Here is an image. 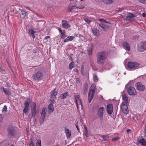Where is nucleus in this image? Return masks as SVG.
Returning <instances> with one entry per match:
<instances>
[{"mask_svg": "<svg viewBox=\"0 0 146 146\" xmlns=\"http://www.w3.org/2000/svg\"><path fill=\"white\" fill-rule=\"evenodd\" d=\"M121 9H122L121 8L120 9L117 10H116V11H119L120 10H121Z\"/></svg>", "mask_w": 146, "mask_h": 146, "instance_id": "69168bd1", "label": "nucleus"}, {"mask_svg": "<svg viewBox=\"0 0 146 146\" xmlns=\"http://www.w3.org/2000/svg\"><path fill=\"white\" fill-rule=\"evenodd\" d=\"M45 118V117L41 116L39 121L40 125L42 124L44 122Z\"/></svg>", "mask_w": 146, "mask_h": 146, "instance_id": "7c9ffc66", "label": "nucleus"}, {"mask_svg": "<svg viewBox=\"0 0 146 146\" xmlns=\"http://www.w3.org/2000/svg\"><path fill=\"white\" fill-rule=\"evenodd\" d=\"M76 128H77V130H78V132H80V130H79V128H78V125H77V124H76Z\"/></svg>", "mask_w": 146, "mask_h": 146, "instance_id": "4d7b16f0", "label": "nucleus"}, {"mask_svg": "<svg viewBox=\"0 0 146 146\" xmlns=\"http://www.w3.org/2000/svg\"><path fill=\"white\" fill-rule=\"evenodd\" d=\"M143 146H146V145H143Z\"/></svg>", "mask_w": 146, "mask_h": 146, "instance_id": "774afa93", "label": "nucleus"}, {"mask_svg": "<svg viewBox=\"0 0 146 146\" xmlns=\"http://www.w3.org/2000/svg\"><path fill=\"white\" fill-rule=\"evenodd\" d=\"M76 82L77 84H78L80 83L79 79L78 78H77L76 80Z\"/></svg>", "mask_w": 146, "mask_h": 146, "instance_id": "603ef678", "label": "nucleus"}, {"mask_svg": "<svg viewBox=\"0 0 146 146\" xmlns=\"http://www.w3.org/2000/svg\"><path fill=\"white\" fill-rule=\"evenodd\" d=\"M48 109L50 111V113L52 112L54 110V107L52 104H49L48 107Z\"/></svg>", "mask_w": 146, "mask_h": 146, "instance_id": "a878e982", "label": "nucleus"}, {"mask_svg": "<svg viewBox=\"0 0 146 146\" xmlns=\"http://www.w3.org/2000/svg\"><path fill=\"white\" fill-rule=\"evenodd\" d=\"M98 20L99 21L102 23H109V22L108 21H106L103 19H98Z\"/></svg>", "mask_w": 146, "mask_h": 146, "instance_id": "2f4dec72", "label": "nucleus"}, {"mask_svg": "<svg viewBox=\"0 0 146 146\" xmlns=\"http://www.w3.org/2000/svg\"><path fill=\"white\" fill-rule=\"evenodd\" d=\"M9 146H15V145H10Z\"/></svg>", "mask_w": 146, "mask_h": 146, "instance_id": "338daca9", "label": "nucleus"}, {"mask_svg": "<svg viewBox=\"0 0 146 146\" xmlns=\"http://www.w3.org/2000/svg\"><path fill=\"white\" fill-rule=\"evenodd\" d=\"M68 92H66L64 93L61 94L60 96L61 99L63 100L65 99L68 95Z\"/></svg>", "mask_w": 146, "mask_h": 146, "instance_id": "aec40b11", "label": "nucleus"}, {"mask_svg": "<svg viewBox=\"0 0 146 146\" xmlns=\"http://www.w3.org/2000/svg\"><path fill=\"white\" fill-rule=\"evenodd\" d=\"M0 70L1 71V72L2 73H4V72H5V71L1 67H0Z\"/></svg>", "mask_w": 146, "mask_h": 146, "instance_id": "8fccbe9b", "label": "nucleus"}, {"mask_svg": "<svg viewBox=\"0 0 146 146\" xmlns=\"http://www.w3.org/2000/svg\"><path fill=\"white\" fill-rule=\"evenodd\" d=\"M133 40L138 39L139 38V36L138 35H136L134 36H133L132 38Z\"/></svg>", "mask_w": 146, "mask_h": 146, "instance_id": "37998d69", "label": "nucleus"}, {"mask_svg": "<svg viewBox=\"0 0 146 146\" xmlns=\"http://www.w3.org/2000/svg\"><path fill=\"white\" fill-rule=\"evenodd\" d=\"M107 55L105 51H102L98 52L97 54V63L99 64H103L104 60L107 58Z\"/></svg>", "mask_w": 146, "mask_h": 146, "instance_id": "f257e3e1", "label": "nucleus"}, {"mask_svg": "<svg viewBox=\"0 0 146 146\" xmlns=\"http://www.w3.org/2000/svg\"><path fill=\"white\" fill-rule=\"evenodd\" d=\"M8 129L9 137L11 138L14 137L16 134L15 127L12 125H10L8 127Z\"/></svg>", "mask_w": 146, "mask_h": 146, "instance_id": "20e7f679", "label": "nucleus"}, {"mask_svg": "<svg viewBox=\"0 0 146 146\" xmlns=\"http://www.w3.org/2000/svg\"><path fill=\"white\" fill-rule=\"evenodd\" d=\"M137 90L140 91H143L145 88V85H142L141 82L137 83L135 85Z\"/></svg>", "mask_w": 146, "mask_h": 146, "instance_id": "9b49d317", "label": "nucleus"}, {"mask_svg": "<svg viewBox=\"0 0 146 146\" xmlns=\"http://www.w3.org/2000/svg\"><path fill=\"white\" fill-rule=\"evenodd\" d=\"M74 63L73 62H72L70 63L69 65V67L70 70L72 69L74 67Z\"/></svg>", "mask_w": 146, "mask_h": 146, "instance_id": "e433bc0d", "label": "nucleus"}, {"mask_svg": "<svg viewBox=\"0 0 146 146\" xmlns=\"http://www.w3.org/2000/svg\"><path fill=\"white\" fill-rule=\"evenodd\" d=\"M96 85L95 84H92L89 90L88 94V100L89 103H90L92 100L96 90Z\"/></svg>", "mask_w": 146, "mask_h": 146, "instance_id": "f03ea898", "label": "nucleus"}, {"mask_svg": "<svg viewBox=\"0 0 146 146\" xmlns=\"http://www.w3.org/2000/svg\"><path fill=\"white\" fill-rule=\"evenodd\" d=\"M76 8L80 9H83L84 8V6L81 5L79 7H76Z\"/></svg>", "mask_w": 146, "mask_h": 146, "instance_id": "3c124183", "label": "nucleus"}, {"mask_svg": "<svg viewBox=\"0 0 146 146\" xmlns=\"http://www.w3.org/2000/svg\"><path fill=\"white\" fill-rule=\"evenodd\" d=\"M26 8H27V9H29V10H30V7H26Z\"/></svg>", "mask_w": 146, "mask_h": 146, "instance_id": "0e129e2a", "label": "nucleus"}, {"mask_svg": "<svg viewBox=\"0 0 146 146\" xmlns=\"http://www.w3.org/2000/svg\"><path fill=\"white\" fill-rule=\"evenodd\" d=\"M93 34L95 36H98L99 34V31L97 28H94L92 30Z\"/></svg>", "mask_w": 146, "mask_h": 146, "instance_id": "5701e85b", "label": "nucleus"}, {"mask_svg": "<svg viewBox=\"0 0 146 146\" xmlns=\"http://www.w3.org/2000/svg\"><path fill=\"white\" fill-rule=\"evenodd\" d=\"M108 139V137L106 136H102V139L103 141H107Z\"/></svg>", "mask_w": 146, "mask_h": 146, "instance_id": "ea45409f", "label": "nucleus"}, {"mask_svg": "<svg viewBox=\"0 0 146 146\" xmlns=\"http://www.w3.org/2000/svg\"><path fill=\"white\" fill-rule=\"evenodd\" d=\"M123 46L128 51L130 50V46L129 44L126 42H124L123 43Z\"/></svg>", "mask_w": 146, "mask_h": 146, "instance_id": "4be33fe9", "label": "nucleus"}, {"mask_svg": "<svg viewBox=\"0 0 146 146\" xmlns=\"http://www.w3.org/2000/svg\"><path fill=\"white\" fill-rule=\"evenodd\" d=\"M121 108L123 112L125 114L128 113L129 110L126 103L125 102H122L121 105Z\"/></svg>", "mask_w": 146, "mask_h": 146, "instance_id": "6e6552de", "label": "nucleus"}, {"mask_svg": "<svg viewBox=\"0 0 146 146\" xmlns=\"http://www.w3.org/2000/svg\"><path fill=\"white\" fill-rule=\"evenodd\" d=\"M138 50L141 52H143L144 50H146V41L142 42L141 44V47L138 48Z\"/></svg>", "mask_w": 146, "mask_h": 146, "instance_id": "2eb2a0df", "label": "nucleus"}, {"mask_svg": "<svg viewBox=\"0 0 146 146\" xmlns=\"http://www.w3.org/2000/svg\"><path fill=\"white\" fill-rule=\"evenodd\" d=\"M58 30L60 33L63 31H62L60 28H58Z\"/></svg>", "mask_w": 146, "mask_h": 146, "instance_id": "13d9d810", "label": "nucleus"}, {"mask_svg": "<svg viewBox=\"0 0 146 146\" xmlns=\"http://www.w3.org/2000/svg\"><path fill=\"white\" fill-rule=\"evenodd\" d=\"M74 36H68L64 40V42H67L72 41L74 39Z\"/></svg>", "mask_w": 146, "mask_h": 146, "instance_id": "6ab92c4d", "label": "nucleus"}, {"mask_svg": "<svg viewBox=\"0 0 146 146\" xmlns=\"http://www.w3.org/2000/svg\"><path fill=\"white\" fill-rule=\"evenodd\" d=\"M41 141L40 140H38L36 143V146H41Z\"/></svg>", "mask_w": 146, "mask_h": 146, "instance_id": "58836bf2", "label": "nucleus"}, {"mask_svg": "<svg viewBox=\"0 0 146 146\" xmlns=\"http://www.w3.org/2000/svg\"><path fill=\"white\" fill-rule=\"evenodd\" d=\"M50 101L51 102V104H52V105H53V104H54V99H53V100H50Z\"/></svg>", "mask_w": 146, "mask_h": 146, "instance_id": "5fc2aeb1", "label": "nucleus"}, {"mask_svg": "<svg viewBox=\"0 0 146 146\" xmlns=\"http://www.w3.org/2000/svg\"><path fill=\"white\" fill-rule=\"evenodd\" d=\"M144 131L145 132V133H146V126H145V129H144Z\"/></svg>", "mask_w": 146, "mask_h": 146, "instance_id": "e2e57ef3", "label": "nucleus"}, {"mask_svg": "<svg viewBox=\"0 0 146 146\" xmlns=\"http://www.w3.org/2000/svg\"><path fill=\"white\" fill-rule=\"evenodd\" d=\"M19 10L20 11L21 13L23 15H24L26 13V12L23 9H19Z\"/></svg>", "mask_w": 146, "mask_h": 146, "instance_id": "a19ab883", "label": "nucleus"}, {"mask_svg": "<svg viewBox=\"0 0 146 146\" xmlns=\"http://www.w3.org/2000/svg\"><path fill=\"white\" fill-rule=\"evenodd\" d=\"M75 7H76L74 5H69L68 6V10L69 12H70L73 9H75Z\"/></svg>", "mask_w": 146, "mask_h": 146, "instance_id": "c756f323", "label": "nucleus"}, {"mask_svg": "<svg viewBox=\"0 0 146 146\" xmlns=\"http://www.w3.org/2000/svg\"><path fill=\"white\" fill-rule=\"evenodd\" d=\"M29 34L31 35L35 34V32L34 31L33 29H29Z\"/></svg>", "mask_w": 146, "mask_h": 146, "instance_id": "c9c22d12", "label": "nucleus"}, {"mask_svg": "<svg viewBox=\"0 0 146 146\" xmlns=\"http://www.w3.org/2000/svg\"><path fill=\"white\" fill-rule=\"evenodd\" d=\"M32 36V37L34 39L35 38V35L34 34H33V35H31Z\"/></svg>", "mask_w": 146, "mask_h": 146, "instance_id": "680f3d73", "label": "nucleus"}, {"mask_svg": "<svg viewBox=\"0 0 146 146\" xmlns=\"http://www.w3.org/2000/svg\"><path fill=\"white\" fill-rule=\"evenodd\" d=\"M76 105L77 109L78 110L79 108V105L81 106L79 102H78V103L76 102Z\"/></svg>", "mask_w": 146, "mask_h": 146, "instance_id": "de8ad7c7", "label": "nucleus"}, {"mask_svg": "<svg viewBox=\"0 0 146 146\" xmlns=\"http://www.w3.org/2000/svg\"><path fill=\"white\" fill-rule=\"evenodd\" d=\"M50 37L49 36H47L45 37L44 39L45 40H47L49 38H50Z\"/></svg>", "mask_w": 146, "mask_h": 146, "instance_id": "6e6d98bb", "label": "nucleus"}, {"mask_svg": "<svg viewBox=\"0 0 146 146\" xmlns=\"http://www.w3.org/2000/svg\"><path fill=\"white\" fill-rule=\"evenodd\" d=\"M122 99L123 101L125 103L127 102L128 101V98L125 95H124L122 96Z\"/></svg>", "mask_w": 146, "mask_h": 146, "instance_id": "72a5a7b5", "label": "nucleus"}, {"mask_svg": "<svg viewBox=\"0 0 146 146\" xmlns=\"http://www.w3.org/2000/svg\"><path fill=\"white\" fill-rule=\"evenodd\" d=\"M84 89L85 90L87 89L88 88H87V85H86V84L84 86Z\"/></svg>", "mask_w": 146, "mask_h": 146, "instance_id": "864d4df0", "label": "nucleus"}, {"mask_svg": "<svg viewBox=\"0 0 146 146\" xmlns=\"http://www.w3.org/2000/svg\"><path fill=\"white\" fill-rule=\"evenodd\" d=\"M34 146V145L33 144V141H30V143L29 144V146Z\"/></svg>", "mask_w": 146, "mask_h": 146, "instance_id": "09e8293b", "label": "nucleus"}, {"mask_svg": "<svg viewBox=\"0 0 146 146\" xmlns=\"http://www.w3.org/2000/svg\"><path fill=\"white\" fill-rule=\"evenodd\" d=\"M127 92L129 95H135L137 94L135 88L133 87H129L128 90Z\"/></svg>", "mask_w": 146, "mask_h": 146, "instance_id": "9d476101", "label": "nucleus"}, {"mask_svg": "<svg viewBox=\"0 0 146 146\" xmlns=\"http://www.w3.org/2000/svg\"><path fill=\"white\" fill-rule=\"evenodd\" d=\"M127 69L134 70L139 68L140 64L136 62H129L127 64Z\"/></svg>", "mask_w": 146, "mask_h": 146, "instance_id": "7ed1b4c3", "label": "nucleus"}, {"mask_svg": "<svg viewBox=\"0 0 146 146\" xmlns=\"http://www.w3.org/2000/svg\"><path fill=\"white\" fill-rule=\"evenodd\" d=\"M84 20L88 24H90L92 22V20L88 19L87 18H84Z\"/></svg>", "mask_w": 146, "mask_h": 146, "instance_id": "4c0bfd02", "label": "nucleus"}, {"mask_svg": "<svg viewBox=\"0 0 146 146\" xmlns=\"http://www.w3.org/2000/svg\"><path fill=\"white\" fill-rule=\"evenodd\" d=\"M47 108H43L41 111L40 112L41 116L45 117L46 113V112Z\"/></svg>", "mask_w": 146, "mask_h": 146, "instance_id": "412c9836", "label": "nucleus"}, {"mask_svg": "<svg viewBox=\"0 0 146 146\" xmlns=\"http://www.w3.org/2000/svg\"><path fill=\"white\" fill-rule=\"evenodd\" d=\"M56 89H55L52 92H51V96L52 97H53V98H55V96L57 95V92L56 91Z\"/></svg>", "mask_w": 146, "mask_h": 146, "instance_id": "cd10ccee", "label": "nucleus"}, {"mask_svg": "<svg viewBox=\"0 0 146 146\" xmlns=\"http://www.w3.org/2000/svg\"><path fill=\"white\" fill-rule=\"evenodd\" d=\"M7 108L6 106H4L3 108V111H5L7 110Z\"/></svg>", "mask_w": 146, "mask_h": 146, "instance_id": "49530a36", "label": "nucleus"}, {"mask_svg": "<svg viewBox=\"0 0 146 146\" xmlns=\"http://www.w3.org/2000/svg\"><path fill=\"white\" fill-rule=\"evenodd\" d=\"M28 13L27 12H26V13L24 15V17L26 19H27L28 18Z\"/></svg>", "mask_w": 146, "mask_h": 146, "instance_id": "a18cd8bd", "label": "nucleus"}, {"mask_svg": "<svg viewBox=\"0 0 146 146\" xmlns=\"http://www.w3.org/2000/svg\"><path fill=\"white\" fill-rule=\"evenodd\" d=\"M31 102V101L30 99L29 98L26 100V101L24 105L25 107L23 110V112L25 114H27V112L29 110V104Z\"/></svg>", "mask_w": 146, "mask_h": 146, "instance_id": "0eeeda50", "label": "nucleus"}, {"mask_svg": "<svg viewBox=\"0 0 146 146\" xmlns=\"http://www.w3.org/2000/svg\"><path fill=\"white\" fill-rule=\"evenodd\" d=\"M74 98L76 101V102H79L80 104L81 105V107H82V103L81 102V100L79 99L80 96L78 95L77 96H74Z\"/></svg>", "mask_w": 146, "mask_h": 146, "instance_id": "a211bd4d", "label": "nucleus"}, {"mask_svg": "<svg viewBox=\"0 0 146 146\" xmlns=\"http://www.w3.org/2000/svg\"><path fill=\"white\" fill-rule=\"evenodd\" d=\"M139 142L142 145H146V140L144 138L140 139L139 140Z\"/></svg>", "mask_w": 146, "mask_h": 146, "instance_id": "b1692460", "label": "nucleus"}, {"mask_svg": "<svg viewBox=\"0 0 146 146\" xmlns=\"http://www.w3.org/2000/svg\"><path fill=\"white\" fill-rule=\"evenodd\" d=\"M98 24L99 26L105 31H107L110 28V26L107 24L102 23H98Z\"/></svg>", "mask_w": 146, "mask_h": 146, "instance_id": "f8f14e48", "label": "nucleus"}, {"mask_svg": "<svg viewBox=\"0 0 146 146\" xmlns=\"http://www.w3.org/2000/svg\"><path fill=\"white\" fill-rule=\"evenodd\" d=\"M105 109L103 107L99 108L98 111V116L100 120H102L103 118V114L105 112Z\"/></svg>", "mask_w": 146, "mask_h": 146, "instance_id": "1a4fd4ad", "label": "nucleus"}, {"mask_svg": "<svg viewBox=\"0 0 146 146\" xmlns=\"http://www.w3.org/2000/svg\"><path fill=\"white\" fill-rule=\"evenodd\" d=\"M113 105L112 104H109L107 106V112L109 114H112L113 112Z\"/></svg>", "mask_w": 146, "mask_h": 146, "instance_id": "4468645a", "label": "nucleus"}, {"mask_svg": "<svg viewBox=\"0 0 146 146\" xmlns=\"http://www.w3.org/2000/svg\"><path fill=\"white\" fill-rule=\"evenodd\" d=\"M60 35L61 38L62 39H64L66 37L65 31L63 30V31L60 33Z\"/></svg>", "mask_w": 146, "mask_h": 146, "instance_id": "bb28decb", "label": "nucleus"}, {"mask_svg": "<svg viewBox=\"0 0 146 146\" xmlns=\"http://www.w3.org/2000/svg\"><path fill=\"white\" fill-rule=\"evenodd\" d=\"M62 23L63 28L67 29L70 27V25L69 24L68 22L65 20H63Z\"/></svg>", "mask_w": 146, "mask_h": 146, "instance_id": "ddd939ff", "label": "nucleus"}, {"mask_svg": "<svg viewBox=\"0 0 146 146\" xmlns=\"http://www.w3.org/2000/svg\"><path fill=\"white\" fill-rule=\"evenodd\" d=\"M83 135L85 136L86 137H88L89 136V134L86 127V126L84 127V131Z\"/></svg>", "mask_w": 146, "mask_h": 146, "instance_id": "393cba45", "label": "nucleus"}, {"mask_svg": "<svg viewBox=\"0 0 146 146\" xmlns=\"http://www.w3.org/2000/svg\"><path fill=\"white\" fill-rule=\"evenodd\" d=\"M103 2L107 4H110L113 3L112 0H102Z\"/></svg>", "mask_w": 146, "mask_h": 146, "instance_id": "473e14b6", "label": "nucleus"}, {"mask_svg": "<svg viewBox=\"0 0 146 146\" xmlns=\"http://www.w3.org/2000/svg\"><path fill=\"white\" fill-rule=\"evenodd\" d=\"M139 1L141 3L146 4V0H139Z\"/></svg>", "mask_w": 146, "mask_h": 146, "instance_id": "c03bdc74", "label": "nucleus"}, {"mask_svg": "<svg viewBox=\"0 0 146 146\" xmlns=\"http://www.w3.org/2000/svg\"><path fill=\"white\" fill-rule=\"evenodd\" d=\"M93 80L95 82H97L98 80L97 76L95 74L93 75Z\"/></svg>", "mask_w": 146, "mask_h": 146, "instance_id": "f704fd0d", "label": "nucleus"}, {"mask_svg": "<svg viewBox=\"0 0 146 146\" xmlns=\"http://www.w3.org/2000/svg\"><path fill=\"white\" fill-rule=\"evenodd\" d=\"M142 16L143 17H146V14L145 13H143L142 14Z\"/></svg>", "mask_w": 146, "mask_h": 146, "instance_id": "bf43d9fd", "label": "nucleus"}, {"mask_svg": "<svg viewBox=\"0 0 146 146\" xmlns=\"http://www.w3.org/2000/svg\"><path fill=\"white\" fill-rule=\"evenodd\" d=\"M131 130L130 129H128L126 130V131L127 133H129L130 132Z\"/></svg>", "mask_w": 146, "mask_h": 146, "instance_id": "052dcab7", "label": "nucleus"}, {"mask_svg": "<svg viewBox=\"0 0 146 146\" xmlns=\"http://www.w3.org/2000/svg\"><path fill=\"white\" fill-rule=\"evenodd\" d=\"M3 89L4 92L6 95H9L10 94V92L8 89H6L4 88H3Z\"/></svg>", "mask_w": 146, "mask_h": 146, "instance_id": "c85d7f7f", "label": "nucleus"}, {"mask_svg": "<svg viewBox=\"0 0 146 146\" xmlns=\"http://www.w3.org/2000/svg\"><path fill=\"white\" fill-rule=\"evenodd\" d=\"M119 137H117L114 138L112 139V141L114 142H115L118 140H119Z\"/></svg>", "mask_w": 146, "mask_h": 146, "instance_id": "79ce46f5", "label": "nucleus"}, {"mask_svg": "<svg viewBox=\"0 0 146 146\" xmlns=\"http://www.w3.org/2000/svg\"><path fill=\"white\" fill-rule=\"evenodd\" d=\"M31 115L33 117H35L36 114L37 113L36 110V105L35 102L33 103V106H32L31 110Z\"/></svg>", "mask_w": 146, "mask_h": 146, "instance_id": "423d86ee", "label": "nucleus"}, {"mask_svg": "<svg viewBox=\"0 0 146 146\" xmlns=\"http://www.w3.org/2000/svg\"><path fill=\"white\" fill-rule=\"evenodd\" d=\"M65 131L66 136L67 139H69L71 135L72 131L68 129L65 128Z\"/></svg>", "mask_w": 146, "mask_h": 146, "instance_id": "dca6fc26", "label": "nucleus"}, {"mask_svg": "<svg viewBox=\"0 0 146 146\" xmlns=\"http://www.w3.org/2000/svg\"><path fill=\"white\" fill-rule=\"evenodd\" d=\"M43 76V73L40 71L37 72L33 76V79L35 80H40Z\"/></svg>", "mask_w": 146, "mask_h": 146, "instance_id": "39448f33", "label": "nucleus"}, {"mask_svg": "<svg viewBox=\"0 0 146 146\" xmlns=\"http://www.w3.org/2000/svg\"><path fill=\"white\" fill-rule=\"evenodd\" d=\"M135 16L131 13L128 14L127 16L126 17V19L128 21H131Z\"/></svg>", "mask_w": 146, "mask_h": 146, "instance_id": "f3484780", "label": "nucleus"}]
</instances>
